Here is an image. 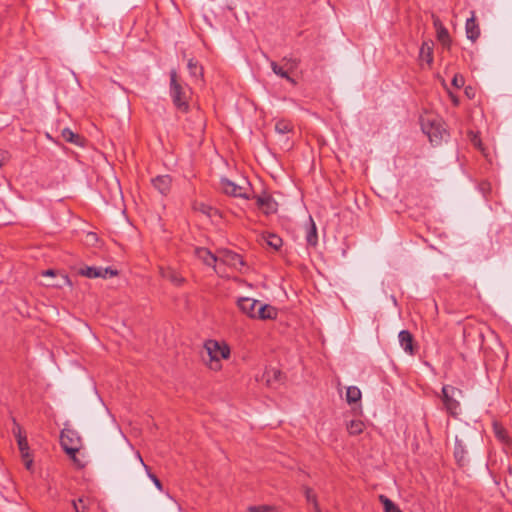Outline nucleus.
Listing matches in <instances>:
<instances>
[{"label": "nucleus", "mask_w": 512, "mask_h": 512, "mask_svg": "<svg viewBox=\"0 0 512 512\" xmlns=\"http://www.w3.org/2000/svg\"><path fill=\"white\" fill-rule=\"evenodd\" d=\"M229 357L230 348L227 344L212 339L205 341L202 359L209 369L219 371L222 368L221 360Z\"/></svg>", "instance_id": "1"}, {"label": "nucleus", "mask_w": 512, "mask_h": 512, "mask_svg": "<svg viewBox=\"0 0 512 512\" xmlns=\"http://www.w3.org/2000/svg\"><path fill=\"white\" fill-rule=\"evenodd\" d=\"M170 94L177 110L187 112L191 98V89L179 82L176 70H171L170 72Z\"/></svg>", "instance_id": "2"}, {"label": "nucleus", "mask_w": 512, "mask_h": 512, "mask_svg": "<svg viewBox=\"0 0 512 512\" xmlns=\"http://www.w3.org/2000/svg\"><path fill=\"white\" fill-rule=\"evenodd\" d=\"M462 391L456 387L445 385L442 388V401L444 407L452 417H456L458 415L459 409V401L457 400L460 397Z\"/></svg>", "instance_id": "3"}, {"label": "nucleus", "mask_w": 512, "mask_h": 512, "mask_svg": "<svg viewBox=\"0 0 512 512\" xmlns=\"http://www.w3.org/2000/svg\"><path fill=\"white\" fill-rule=\"evenodd\" d=\"M421 126L423 132L432 143H439L445 134V129L442 128L440 122L435 117H422Z\"/></svg>", "instance_id": "4"}, {"label": "nucleus", "mask_w": 512, "mask_h": 512, "mask_svg": "<svg viewBox=\"0 0 512 512\" xmlns=\"http://www.w3.org/2000/svg\"><path fill=\"white\" fill-rule=\"evenodd\" d=\"M60 443L64 451L76 461V453L80 449V437L70 429H64L60 435Z\"/></svg>", "instance_id": "5"}, {"label": "nucleus", "mask_w": 512, "mask_h": 512, "mask_svg": "<svg viewBox=\"0 0 512 512\" xmlns=\"http://www.w3.org/2000/svg\"><path fill=\"white\" fill-rule=\"evenodd\" d=\"M221 189L229 196L248 199L250 184L246 180H243L242 184H236L228 179H222Z\"/></svg>", "instance_id": "6"}, {"label": "nucleus", "mask_w": 512, "mask_h": 512, "mask_svg": "<svg viewBox=\"0 0 512 512\" xmlns=\"http://www.w3.org/2000/svg\"><path fill=\"white\" fill-rule=\"evenodd\" d=\"M217 255L219 263H223L236 269H240V267L244 266L242 257L233 251L222 249L218 251Z\"/></svg>", "instance_id": "7"}, {"label": "nucleus", "mask_w": 512, "mask_h": 512, "mask_svg": "<svg viewBox=\"0 0 512 512\" xmlns=\"http://www.w3.org/2000/svg\"><path fill=\"white\" fill-rule=\"evenodd\" d=\"M275 132L281 137L280 141L289 149L291 147L289 134H294V126L288 120H278L275 124Z\"/></svg>", "instance_id": "8"}, {"label": "nucleus", "mask_w": 512, "mask_h": 512, "mask_svg": "<svg viewBox=\"0 0 512 512\" xmlns=\"http://www.w3.org/2000/svg\"><path fill=\"white\" fill-rule=\"evenodd\" d=\"M79 274L88 278H106L107 274L110 277L117 276L118 271L111 268L85 267L79 270Z\"/></svg>", "instance_id": "9"}, {"label": "nucleus", "mask_w": 512, "mask_h": 512, "mask_svg": "<svg viewBox=\"0 0 512 512\" xmlns=\"http://www.w3.org/2000/svg\"><path fill=\"white\" fill-rule=\"evenodd\" d=\"M239 309L250 318H256L259 301L249 298L242 297L237 302Z\"/></svg>", "instance_id": "10"}, {"label": "nucleus", "mask_w": 512, "mask_h": 512, "mask_svg": "<svg viewBox=\"0 0 512 512\" xmlns=\"http://www.w3.org/2000/svg\"><path fill=\"white\" fill-rule=\"evenodd\" d=\"M12 433L17 440L20 453H26L27 451H29V445L26 434L21 425L17 423L15 419H13Z\"/></svg>", "instance_id": "11"}, {"label": "nucleus", "mask_w": 512, "mask_h": 512, "mask_svg": "<svg viewBox=\"0 0 512 512\" xmlns=\"http://www.w3.org/2000/svg\"><path fill=\"white\" fill-rule=\"evenodd\" d=\"M194 254L204 264L211 266L216 270V263H218V255L213 254L210 250L203 247L195 248Z\"/></svg>", "instance_id": "12"}, {"label": "nucleus", "mask_w": 512, "mask_h": 512, "mask_svg": "<svg viewBox=\"0 0 512 512\" xmlns=\"http://www.w3.org/2000/svg\"><path fill=\"white\" fill-rule=\"evenodd\" d=\"M256 203L257 206L261 208L265 214H271L277 211V203L268 194L257 196Z\"/></svg>", "instance_id": "13"}, {"label": "nucleus", "mask_w": 512, "mask_h": 512, "mask_svg": "<svg viewBox=\"0 0 512 512\" xmlns=\"http://www.w3.org/2000/svg\"><path fill=\"white\" fill-rule=\"evenodd\" d=\"M172 179L169 175H160L152 179L153 186L162 194L167 195L171 189Z\"/></svg>", "instance_id": "14"}, {"label": "nucleus", "mask_w": 512, "mask_h": 512, "mask_svg": "<svg viewBox=\"0 0 512 512\" xmlns=\"http://www.w3.org/2000/svg\"><path fill=\"white\" fill-rule=\"evenodd\" d=\"M159 273L162 278L169 280L176 286H181L185 282L184 278L170 267H160Z\"/></svg>", "instance_id": "15"}, {"label": "nucleus", "mask_w": 512, "mask_h": 512, "mask_svg": "<svg viewBox=\"0 0 512 512\" xmlns=\"http://www.w3.org/2000/svg\"><path fill=\"white\" fill-rule=\"evenodd\" d=\"M433 47L432 41H424L420 47L419 60L426 62L429 66L433 63Z\"/></svg>", "instance_id": "16"}, {"label": "nucleus", "mask_w": 512, "mask_h": 512, "mask_svg": "<svg viewBox=\"0 0 512 512\" xmlns=\"http://www.w3.org/2000/svg\"><path fill=\"white\" fill-rule=\"evenodd\" d=\"M277 317V309L268 304H261L257 309L256 318L260 320L275 319Z\"/></svg>", "instance_id": "17"}, {"label": "nucleus", "mask_w": 512, "mask_h": 512, "mask_svg": "<svg viewBox=\"0 0 512 512\" xmlns=\"http://www.w3.org/2000/svg\"><path fill=\"white\" fill-rule=\"evenodd\" d=\"M399 341L401 346L407 353H409L410 355L414 354V339L413 335L409 331L402 330L399 333Z\"/></svg>", "instance_id": "18"}, {"label": "nucleus", "mask_w": 512, "mask_h": 512, "mask_svg": "<svg viewBox=\"0 0 512 512\" xmlns=\"http://www.w3.org/2000/svg\"><path fill=\"white\" fill-rule=\"evenodd\" d=\"M465 28L467 38L472 40L473 42L476 41L480 36V29L476 22L474 13L472 14L471 18L467 19Z\"/></svg>", "instance_id": "19"}, {"label": "nucleus", "mask_w": 512, "mask_h": 512, "mask_svg": "<svg viewBox=\"0 0 512 512\" xmlns=\"http://www.w3.org/2000/svg\"><path fill=\"white\" fill-rule=\"evenodd\" d=\"M61 135L63 139L69 143H73L80 147L85 145V139L81 135L74 133L69 128H64L61 132Z\"/></svg>", "instance_id": "20"}, {"label": "nucleus", "mask_w": 512, "mask_h": 512, "mask_svg": "<svg viewBox=\"0 0 512 512\" xmlns=\"http://www.w3.org/2000/svg\"><path fill=\"white\" fill-rule=\"evenodd\" d=\"M493 431L496 438L504 444H511V438L508 435L507 430L503 427V425L497 421L493 422Z\"/></svg>", "instance_id": "21"}, {"label": "nucleus", "mask_w": 512, "mask_h": 512, "mask_svg": "<svg viewBox=\"0 0 512 512\" xmlns=\"http://www.w3.org/2000/svg\"><path fill=\"white\" fill-rule=\"evenodd\" d=\"M263 377L268 386H273V384L282 380V372L279 369L270 368L265 371Z\"/></svg>", "instance_id": "22"}, {"label": "nucleus", "mask_w": 512, "mask_h": 512, "mask_svg": "<svg viewBox=\"0 0 512 512\" xmlns=\"http://www.w3.org/2000/svg\"><path fill=\"white\" fill-rule=\"evenodd\" d=\"M262 239L266 242V244L269 247H271L272 249H274L276 251L279 250L283 244L281 237H279L278 235L273 234V233H264L262 235Z\"/></svg>", "instance_id": "23"}, {"label": "nucleus", "mask_w": 512, "mask_h": 512, "mask_svg": "<svg viewBox=\"0 0 512 512\" xmlns=\"http://www.w3.org/2000/svg\"><path fill=\"white\" fill-rule=\"evenodd\" d=\"M194 210L200 211L204 215L208 216L209 218H214L215 216H219V211L216 208H213L205 203L202 202H196L193 206Z\"/></svg>", "instance_id": "24"}, {"label": "nucleus", "mask_w": 512, "mask_h": 512, "mask_svg": "<svg viewBox=\"0 0 512 512\" xmlns=\"http://www.w3.org/2000/svg\"><path fill=\"white\" fill-rule=\"evenodd\" d=\"M365 424L361 420H351L347 423V431L349 435L356 436L364 431Z\"/></svg>", "instance_id": "25"}, {"label": "nucleus", "mask_w": 512, "mask_h": 512, "mask_svg": "<svg viewBox=\"0 0 512 512\" xmlns=\"http://www.w3.org/2000/svg\"><path fill=\"white\" fill-rule=\"evenodd\" d=\"M361 400V391L356 386H349L346 390V401L349 404L359 402Z\"/></svg>", "instance_id": "26"}, {"label": "nucleus", "mask_w": 512, "mask_h": 512, "mask_svg": "<svg viewBox=\"0 0 512 512\" xmlns=\"http://www.w3.org/2000/svg\"><path fill=\"white\" fill-rule=\"evenodd\" d=\"M309 223H310V227H309V230L307 232V242L309 245L311 246H316L317 245V228H316V225L312 219V217H309Z\"/></svg>", "instance_id": "27"}, {"label": "nucleus", "mask_w": 512, "mask_h": 512, "mask_svg": "<svg viewBox=\"0 0 512 512\" xmlns=\"http://www.w3.org/2000/svg\"><path fill=\"white\" fill-rule=\"evenodd\" d=\"M379 500L383 504L385 512H402L400 508L386 496L380 495Z\"/></svg>", "instance_id": "28"}, {"label": "nucleus", "mask_w": 512, "mask_h": 512, "mask_svg": "<svg viewBox=\"0 0 512 512\" xmlns=\"http://www.w3.org/2000/svg\"><path fill=\"white\" fill-rule=\"evenodd\" d=\"M436 32H437V39H438V41L444 47H449L450 44H451V39H450V35H449L448 30L446 28H441L440 30H438Z\"/></svg>", "instance_id": "29"}, {"label": "nucleus", "mask_w": 512, "mask_h": 512, "mask_svg": "<svg viewBox=\"0 0 512 512\" xmlns=\"http://www.w3.org/2000/svg\"><path fill=\"white\" fill-rule=\"evenodd\" d=\"M188 69L192 76L194 77H202L203 76V68L198 65L196 61L190 59L188 61Z\"/></svg>", "instance_id": "30"}, {"label": "nucleus", "mask_w": 512, "mask_h": 512, "mask_svg": "<svg viewBox=\"0 0 512 512\" xmlns=\"http://www.w3.org/2000/svg\"><path fill=\"white\" fill-rule=\"evenodd\" d=\"M305 497L308 502L313 504L314 512L321 510L317 501V497L311 488H305Z\"/></svg>", "instance_id": "31"}, {"label": "nucleus", "mask_w": 512, "mask_h": 512, "mask_svg": "<svg viewBox=\"0 0 512 512\" xmlns=\"http://www.w3.org/2000/svg\"><path fill=\"white\" fill-rule=\"evenodd\" d=\"M47 285L51 287L62 288L64 286H71V281L67 275L61 274L59 280L50 282Z\"/></svg>", "instance_id": "32"}, {"label": "nucleus", "mask_w": 512, "mask_h": 512, "mask_svg": "<svg viewBox=\"0 0 512 512\" xmlns=\"http://www.w3.org/2000/svg\"><path fill=\"white\" fill-rule=\"evenodd\" d=\"M73 506L76 512H86L88 507L84 498H79L73 501Z\"/></svg>", "instance_id": "33"}, {"label": "nucleus", "mask_w": 512, "mask_h": 512, "mask_svg": "<svg viewBox=\"0 0 512 512\" xmlns=\"http://www.w3.org/2000/svg\"><path fill=\"white\" fill-rule=\"evenodd\" d=\"M271 68L276 75L282 78H288V73L284 71L283 68L280 67L276 62H271Z\"/></svg>", "instance_id": "34"}, {"label": "nucleus", "mask_w": 512, "mask_h": 512, "mask_svg": "<svg viewBox=\"0 0 512 512\" xmlns=\"http://www.w3.org/2000/svg\"><path fill=\"white\" fill-rule=\"evenodd\" d=\"M21 456L24 461L25 468L27 470L31 471L32 467H33V459L31 457L29 451H27L26 453H21Z\"/></svg>", "instance_id": "35"}, {"label": "nucleus", "mask_w": 512, "mask_h": 512, "mask_svg": "<svg viewBox=\"0 0 512 512\" xmlns=\"http://www.w3.org/2000/svg\"><path fill=\"white\" fill-rule=\"evenodd\" d=\"M465 84V80H464V77L460 74H456L454 75L453 79H452V85L456 88H461L462 86H464Z\"/></svg>", "instance_id": "36"}, {"label": "nucleus", "mask_w": 512, "mask_h": 512, "mask_svg": "<svg viewBox=\"0 0 512 512\" xmlns=\"http://www.w3.org/2000/svg\"><path fill=\"white\" fill-rule=\"evenodd\" d=\"M272 508L270 506L261 505V506H250L248 508L249 512H270Z\"/></svg>", "instance_id": "37"}, {"label": "nucleus", "mask_w": 512, "mask_h": 512, "mask_svg": "<svg viewBox=\"0 0 512 512\" xmlns=\"http://www.w3.org/2000/svg\"><path fill=\"white\" fill-rule=\"evenodd\" d=\"M471 142L473 143V145L475 147H477V148H479L480 150L483 151L481 140H480V138L477 135H473L472 136Z\"/></svg>", "instance_id": "38"}, {"label": "nucleus", "mask_w": 512, "mask_h": 512, "mask_svg": "<svg viewBox=\"0 0 512 512\" xmlns=\"http://www.w3.org/2000/svg\"><path fill=\"white\" fill-rule=\"evenodd\" d=\"M433 25L436 29V31L440 30L441 28H445L442 24L441 20L438 17H433Z\"/></svg>", "instance_id": "39"}, {"label": "nucleus", "mask_w": 512, "mask_h": 512, "mask_svg": "<svg viewBox=\"0 0 512 512\" xmlns=\"http://www.w3.org/2000/svg\"><path fill=\"white\" fill-rule=\"evenodd\" d=\"M169 509L171 512H182L180 505L174 501L171 502Z\"/></svg>", "instance_id": "40"}, {"label": "nucleus", "mask_w": 512, "mask_h": 512, "mask_svg": "<svg viewBox=\"0 0 512 512\" xmlns=\"http://www.w3.org/2000/svg\"><path fill=\"white\" fill-rule=\"evenodd\" d=\"M149 477L152 479V481L154 482V484L156 485V487L159 489V490H162V484L160 482V480L154 475V474H150L149 473Z\"/></svg>", "instance_id": "41"}, {"label": "nucleus", "mask_w": 512, "mask_h": 512, "mask_svg": "<svg viewBox=\"0 0 512 512\" xmlns=\"http://www.w3.org/2000/svg\"><path fill=\"white\" fill-rule=\"evenodd\" d=\"M58 272L56 270H53V269H48V270H45L42 272V275L43 276H50V277H54L56 276Z\"/></svg>", "instance_id": "42"}, {"label": "nucleus", "mask_w": 512, "mask_h": 512, "mask_svg": "<svg viewBox=\"0 0 512 512\" xmlns=\"http://www.w3.org/2000/svg\"><path fill=\"white\" fill-rule=\"evenodd\" d=\"M137 458L139 459L140 463L144 466V468L148 470V466L143 462V459L139 453H137Z\"/></svg>", "instance_id": "43"}, {"label": "nucleus", "mask_w": 512, "mask_h": 512, "mask_svg": "<svg viewBox=\"0 0 512 512\" xmlns=\"http://www.w3.org/2000/svg\"><path fill=\"white\" fill-rule=\"evenodd\" d=\"M465 93L468 97H472L470 94H471V88H466L465 89Z\"/></svg>", "instance_id": "44"}, {"label": "nucleus", "mask_w": 512, "mask_h": 512, "mask_svg": "<svg viewBox=\"0 0 512 512\" xmlns=\"http://www.w3.org/2000/svg\"><path fill=\"white\" fill-rule=\"evenodd\" d=\"M289 82H291L292 84H296V81L291 78L289 75H288V78H286Z\"/></svg>", "instance_id": "45"}, {"label": "nucleus", "mask_w": 512, "mask_h": 512, "mask_svg": "<svg viewBox=\"0 0 512 512\" xmlns=\"http://www.w3.org/2000/svg\"><path fill=\"white\" fill-rule=\"evenodd\" d=\"M203 127H204V124H203V122H201V123L199 124V131H202V130H203Z\"/></svg>", "instance_id": "46"}, {"label": "nucleus", "mask_w": 512, "mask_h": 512, "mask_svg": "<svg viewBox=\"0 0 512 512\" xmlns=\"http://www.w3.org/2000/svg\"><path fill=\"white\" fill-rule=\"evenodd\" d=\"M453 101H454V103H455V104H457V103H458V101H457V99H456V98H453Z\"/></svg>", "instance_id": "47"}]
</instances>
